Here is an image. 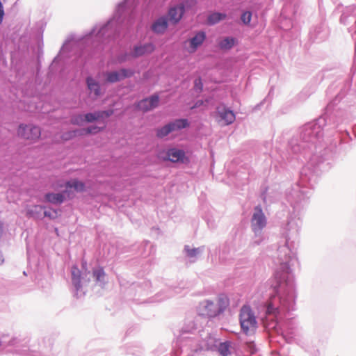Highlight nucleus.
I'll list each match as a JSON object with an SVG mask.
<instances>
[{
  "label": "nucleus",
  "instance_id": "39448f33",
  "mask_svg": "<svg viewBox=\"0 0 356 356\" xmlns=\"http://www.w3.org/2000/svg\"><path fill=\"white\" fill-rule=\"evenodd\" d=\"M188 126V120L186 119H178L156 130V136L159 138H163L170 133L177 131Z\"/></svg>",
  "mask_w": 356,
  "mask_h": 356
},
{
  "label": "nucleus",
  "instance_id": "9d476101",
  "mask_svg": "<svg viewBox=\"0 0 356 356\" xmlns=\"http://www.w3.org/2000/svg\"><path fill=\"white\" fill-rule=\"evenodd\" d=\"M159 103V97L156 95H154L149 98H146L140 101L137 107L139 110L147 112L158 106Z\"/></svg>",
  "mask_w": 356,
  "mask_h": 356
},
{
  "label": "nucleus",
  "instance_id": "c9c22d12",
  "mask_svg": "<svg viewBox=\"0 0 356 356\" xmlns=\"http://www.w3.org/2000/svg\"><path fill=\"white\" fill-rule=\"evenodd\" d=\"M3 255L0 253V265L3 263Z\"/></svg>",
  "mask_w": 356,
  "mask_h": 356
},
{
  "label": "nucleus",
  "instance_id": "cd10ccee",
  "mask_svg": "<svg viewBox=\"0 0 356 356\" xmlns=\"http://www.w3.org/2000/svg\"><path fill=\"white\" fill-rule=\"evenodd\" d=\"M252 19V13L250 12H245L241 15V20L245 24H248Z\"/></svg>",
  "mask_w": 356,
  "mask_h": 356
},
{
  "label": "nucleus",
  "instance_id": "72a5a7b5",
  "mask_svg": "<svg viewBox=\"0 0 356 356\" xmlns=\"http://www.w3.org/2000/svg\"><path fill=\"white\" fill-rule=\"evenodd\" d=\"M3 232V224L0 222V238L1 237Z\"/></svg>",
  "mask_w": 356,
  "mask_h": 356
},
{
  "label": "nucleus",
  "instance_id": "a878e982",
  "mask_svg": "<svg viewBox=\"0 0 356 356\" xmlns=\"http://www.w3.org/2000/svg\"><path fill=\"white\" fill-rule=\"evenodd\" d=\"M80 129H76L70 131H67L63 134L62 139L64 140H69L74 138L76 136H81L79 135Z\"/></svg>",
  "mask_w": 356,
  "mask_h": 356
},
{
  "label": "nucleus",
  "instance_id": "f3484780",
  "mask_svg": "<svg viewBox=\"0 0 356 356\" xmlns=\"http://www.w3.org/2000/svg\"><path fill=\"white\" fill-rule=\"evenodd\" d=\"M86 84L90 94H93L95 98L101 96V87L97 81L91 76H88L86 78Z\"/></svg>",
  "mask_w": 356,
  "mask_h": 356
},
{
  "label": "nucleus",
  "instance_id": "412c9836",
  "mask_svg": "<svg viewBox=\"0 0 356 356\" xmlns=\"http://www.w3.org/2000/svg\"><path fill=\"white\" fill-rule=\"evenodd\" d=\"M227 15L221 13H213L208 16L207 22L210 25H213L218 23L220 21L225 19Z\"/></svg>",
  "mask_w": 356,
  "mask_h": 356
},
{
  "label": "nucleus",
  "instance_id": "0eeeda50",
  "mask_svg": "<svg viewBox=\"0 0 356 356\" xmlns=\"http://www.w3.org/2000/svg\"><path fill=\"white\" fill-rule=\"evenodd\" d=\"M251 224L252 229L255 233L261 231V229L266 226V217L260 206H257L254 208V212L252 218Z\"/></svg>",
  "mask_w": 356,
  "mask_h": 356
},
{
  "label": "nucleus",
  "instance_id": "473e14b6",
  "mask_svg": "<svg viewBox=\"0 0 356 356\" xmlns=\"http://www.w3.org/2000/svg\"><path fill=\"white\" fill-rule=\"evenodd\" d=\"M185 3L187 6H195L196 4V1H195V0H190V1H186Z\"/></svg>",
  "mask_w": 356,
  "mask_h": 356
},
{
  "label": "nucleus",
  "instance_id": "7c9ffc66",
  "mask_svg": "<svg viewBox=\"0 0 356 356\" xmlns=\"http://www.w3.org/2000/svg\"><path fill=\"white\" fill-rule=\"evenodd\" d=\"M195 87L197 88L199 90H202V83L201 81V79H197L195 81Z\"/></svg>",
  "mask_w": 356,
  "mask_h": 356
},
{
  "label": "nucleus",
  "instance_id": "dca6fc26",
  "mask_svg": "<svg viewBox=\"0 0 356 356\" xmlns=\"http://www.w3.org/2000/svg\"><path fill=\"white\" fill-rule=\"evenodd\" d=\"M168 25L167 18L165 17H161L152 24V30L156 34H163L166 31Z\"/></svg>",
  "mask_w": 356,
  "mask_h": 356
},
{
  "label": "nucleus",
  "instance_id": "2eb2a0df",
  "mask_svg": "<svg viewBox=\"0 0 356 356\" xmlns=\"http://www.w3.org/2000/svg\"><path fill=\"white\" fill-rule=\"evenodd\" d=\"M154 50L155 46L151 42L136 45L134 47L133 55L134 57H139L146 54H149Z\"/></svg>",
  "mask_w": 356,
  "mask_h": 356
},
{
  "label": "nucleus",
  "instance_id": "f8f14e48",
  "mask_svg": "<svg viewBox=\"0 0 356 356\" xmlns=\"http://www.w3.org/2000/svg\"><path fill=\"white\" fill-rule=\"evenodd\" d=\"M217 113L222 125H229L233 123L236 118L234 112L225 106L218 107Z\"/></svg>",
  "mask_w": 356,
  "mask_h": 356
},
{
  "label": "nucleus",
  "instance_id": "1a4fd4ad",
  "mask_svg": "<svg viewBox=\"0 0 356 356\" xmlns=\"http://www.w3.org/2000/svg\"><path fill=\"white\" fill-rule=\"evenodd\" d=\"M199 313L202 316L215 317L220 314L214 302L206 300L201 302L199 307Z\"/></svg>",
  "mask_w": 356,
  "mask_h": 356
},
{
  "label": "nucleus",
  "instance_id": "393cba45",
  "mask_svg": "<svg viewBox=\"0 0 356 356\" xmlns=\"http://www.w3.org/2000/svg\"><path fill=\"white\" fill-rule=\"evenodd\" d=\"M229 346L228 342L221 343L218 347V352L222 356H228L230 354Z\"/></svg>",
  "mask_w": 356,
  "mask_h": 356
},
{
  "label": "nucleus",
  "instance_id": "423d86ee",
  "mask_svg": "<svg viewBox=\"0 0 356 356\" xmlns=\"http://www.w3.org/2000/svg\"><path fill=\"white\" fill-rule=\"evenodd\" d=\"M59 187L62 188L63 186L60 185ZM64 187L65 188L64 193H66L67 197L69 199L74 197L72 190L77 193H82L86 190L85 183L78 179H72L66 181Z\"/></svg>",
  "mask_w": 356,
  "mask_h": 356
},
{
  "label": "nucleus",
  "instance_id": "c85d7f7f",
  "mask_svg": "<svg viewBox=\"0 0 356 356\" xmlns=\"http://www.w3.org/2000/svg\"><path fill=\"white\" fill-rule=\"evenodd\" d=\"M44 215L50 219H55L58 217V211L54 209H50L49 211H45L44 212Z\"/></svg>",
  "mask_w": 356,
  "mask_h": 356
},
{
  "label": "nucleus",
  "instance_id": "ddd939ff",
  "mask_svg": "<svg viewBox=\"0 0 356 356\" xmlns=\"http://www.w3.org/2000/svg\"><path fill=\"white\" fill-rule=\"evenodd\" d=\"M206 39V33L204 31L197 32L193 38L189 39L188 51L194 53L200 47Z\"/></svg>",
  "mask_w": 356,
  "mask_h": 356
},
{
  "label": "nucleus",
  "instance_id": "6ab92c4d",
  "mask_svg": "<svg viewBox=\"0 0 356 356\" xmlns=\"http://www.w3.org/2000/svg\"><path fill=\"white\" fill-rule=\"evenodd\" d=\"M72 282L75 289L79 291L81 288V273L76 266L71 269Z\"/></svg>",
  "mask_w": 356,
  "mask_h": 356
},
{
  "label": "nucleus",
  "instance_id": "aec40b11",
  "mask_svg": "<svg viewBox=\"0 0 356 356\" xmlns=\"http://www.w3.org/2000/svg\"><path fill=\"white\" fill-rule=\"evenodd\" d=\"M103 124L104 125L102 127L92 125L86 128L81 129L79 131V135L82 136L90 134H97L105 129L106 123L103 122Z\"/></svg>",
  "mask_w": 356,
  "mask_h": 356
},
{
  "label": "nucleus",
  "instance_id": "6e6552de",
  "mask_svg": "<svg viewBox=\"0 0 356 356\" xmlns=\"http://www.w3.org/2000/svg\"><path fill=\"white\" fill-rule=\"evenodd\" d=\"M134 72L129 69H120L119 71L107 72L104 73L106 81L115 83L134 75Z\"/></svg>",
  "mask_w": 356,
  "mask_h": 356
},
{
  "label": "nucleus",
  "instance_id": "f257e3e1",
  "mask_svg": "<svg viewBox=\"0 0 356 356\" xmlns=\"http://www.w3.org/2000/svg\"><path fill=\"white\" fill-rule=\"evenodd\" d=\"M275 293L280 299L286 300L294 291L293 282L288 271L277 272L273 284Z\"/></svg>",
  "mask_w": 356,
  "mask_h": 356
},
{
  "label": "nucleus",
  "instance_id": "7ed1b4c3",
  "mask_svg": "<svg viewBox=\"0 0 356 356\" xmlns=\"http://www.w3.org/2000/svg\"><path fill=\"white\" fill-rule=\"evenodd\" d=\"M240 324L242 330L246 334L252 332L257 327V321L252 309L248 306H243L240 313Z\"/></svg>",
  "mask_w": 356,
  "mask_h": 356
},
{
  "label": "nucleus",
  "instance_id": "f704fd0d",
  "mask_svg": "<svg viewBox=\"0 0 356 356\" xmlns=\"http://www.w3.org/2000/svg\"><path fill=\"white\" fill-rule=\"evenodd\" d=\"M86 265H87L86 261H82V268H83V269H86Z\"/></svg>",
  "mask_w": 356,
  "mask_h": 356
},
{
  "label": "nucleus",
  "instance_id": "c756f323",
  "mask_svg": "<svg viewBox=\"0 0 356 356\" xmlns=\"http://www.w3.org/2000/svg\"><path fill=\"white\" fill-rule=\"evenodd\" d=\"M186 250L187 252V255L190 257H193L196 256L200 252L199 249H195V248L190 249V248H186Z\"/></svg>",
  "mask_w": 356,
  "mask_h": 356
},
{
  "label": "nucleus",
  "instance_id": "5701e85b",
  "mask_svg": "<svg viewBox=\"0 0 356 356\" xmlns=\"http://www.w3.org/2000/svg\"><path fill=\"white\" fill-rule=\"evenodd\" d=\"M215 305L219 314L222 313L229 305V299L225 296H220L218 298Z\"/></svg>",
  "mask_w": 356,
  "mask_h": 356
},
{
  "label": "nucleus",
  "instance_id": "9b49d317",
  "mask_svg": "<svg viewBox=\"0 0 356 356\" xmlns=\"http://www.w3.org/2000/svg\"><path fill=\"white\" fill-rule=\"evenodd\" d=\"M113 114V110L98 111L93 113H88L85 114V120L86 122L92 123L94 122H99L109 118Z\"/></svg>",
  "mask_w": 356,
  "mask_h": 356
},
{
  "label": "nucleus",
  "instance_id": "bb28decb",
  "mask_svg": "<svg viewBox=\"0 0 356 356\" xmlns=\"http://www.w3.org/2000/svg\"><path fill=\"white\" fill-rule=\"evenodd\" d=\"M85 115H76L72 117L71 123L75 125H81L84 122H86Z\"/></svg>",
  "mask_w": 356,
  "mask_h": 356
},
{
  "label": "nucleus",
  "instance_id": "b1692460",
  "mask_svg": "<svg viewBox=\"0 0 356 356\" xmlns=\"http://www.w3.org/2000/svg\"><path fill=\"white\" fill-rule=\"evenodd\" d=\"M235 44L234 38L227 37L222 39L218 44L221 49H230Z\"/></svg>",
  "mask_w": 356,
  "mask_h": 356
},
{
  "label": "nucleus",
  "instance_id": "f03ea898",
  "mask_svg": "<svg viewBox=\"0 0 356 356\" xmlns=\"http://www.w3.org/2000/svg\"><path fill=\"white\" fill-rule=\"evenodd\" d=\"M42 130L40 127L33 124H20L17 129V135L21 139L33 144L39 141Z\"/></svg>",
  "mask_w": 356,
  "mask_h": 356
},
{
  "label": "nucleus",
  "instance_id": "4468645a",
  "mask_svg": "<svg viewBox=\"0 0 356 356\" xmlns=\"http://www.w3.org/2000/svg\"><path fill=\"white\" fill-rule=\"evenodd\" d=\"M185 12V4L179 3L170 8L168 10V17L170 21L174 24H177L183 17Z\"/></svg>",
  "mask_w": 356,
  "mask_h": 356
},
{
  "label": "nucleus",
  "instance_id": "a211bd4d",
  "mask_svg": "<svg viewBox=\"0 0 356 356\" xmlns=\"http://www.w3.org/2000/svg\"><path fill=\"white\" fill-rule=\"evenodd\" d=\"M65 197H67V195L64 191L63 193H48L44 195V200L47 202H49L54 204H60L65 201Z\"/></svg>",
  "mask_w": 356,
  "mask_h": 356
},
{
  "label": "nucleus",
  "instance_id": "20e7f679",
  "mask_svg": "<svg viewBox=\"0 0 356 356\" xmlns=\"http://www.w3.org/2000/svg\"><path fill=\"white\" fill-rule=\"evenodd\" d=\"M159 157L163 161H169L172 163H187L188 158L185 152L177 148H170L159 152Z\"/></svg>",
  "mask_w": 356,
  "mask_h": 356
},
{
  "label": "nucleus",
  "instance_id": "4be33fe9",
  "mask_svg": "<svg viewBox=\"0 0 356 356\" xmlns=\"http://www.w3.org/2000/svg\"><path fill=\"white\" fill-rule=\"evenodd\" d=\"M92 275L97 283H105L104 280L106 277V273L103 267L99 266L96 268H94L92 270Z\"/></svg>",
  "mask_w": 356,
  "mask_h": 356
},
{
  "label": "nucleus",
  "instance_id": "2f4dec72",
  "mask_svg": "<svg viewBox=\"0 0 356 356\" xmlns=\"http://www.w3.org/2000/svg\"><path fill=\"white\" fill-rule=\"evenodd\" d=\"M3 15H4L3 7L2 3L0 1V24L3 21Z\"/></svg>",
  "mask_w": 356,
  "mask_h": 356
}]
</instances>
